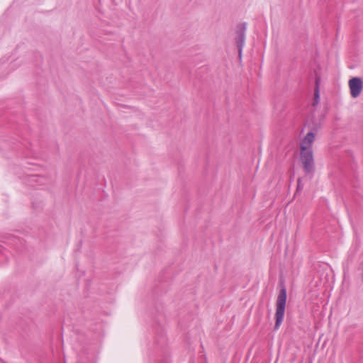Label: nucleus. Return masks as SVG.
Listing matches in <instances>:
<instances>
[{"mask_svg": "<svg viewBox=\"0 0 363 363\" xmlns=\"http://www.w3.org/2000/svg\"><path fill=\"white\" fill-rule=\"evenodd\" d=\"M348 85L351 96L353 98L359 96L363 88L362 80L359 77H353L349 80Z\"/></svg>", "mask_w": 363, "mask_h": 363, "instance_id": "7ed1b4c3", "label": "nucleus"}, {"mask_svg": "<svg viewBox=\"0 0 363 363\" xmlns=\"http://www.w3.org/2000/svg\"><path fill=\"white\" fill-rule=\"evenodd\" d=\"M301 162L306 173L314 171V160L313 151H300Z\"/></svg>", "mask_w": 363, "mask_h": 363, "instance_id": "f03ea898", "label": "nucleus"}, {"mask_svg": "<svg viewBox=\"0 0 363 363\" xmlns=\"http://www.w3.org/2000/svg\"><path fill=\"white\" fill-rule=\"evenodd\" d=\"M302 188L301 185V180L298 179V186H297V189L298 190H300Z\"/></svg>", "mask_w": 363, "mask_h": 363, "instance_id": "0eeeda50", "label": "nucleus"}, {"mask_svg": "<svg viewBox=\"0 0 363 363\" xmlns=\"http://www.w3.org/2000/svg\"><path fill=\"white\" fill-rule=\"evenodd\" d=\"M318 99H319V93H318V90L316 89L315 91V102H314V104H317L318 102Z\"/></svg>", "mask_w": 363, "mask_h": 363, "instance_id": "423d86ee", "label": "nucleus"}, {"mask_svg": "<svg viewBox=\"0 0 363 363\" xmlns=\"http://www.w3.org/2000/svg\"><path fill=\"white\" fill-rule=\"evenodd\" d=\"M244 34L241 33L239 38V40L238 41V44L239 47H241L244 43Z\"/></svg>", "mask_w": 363, "mask_h": 363, "instance_id": "39448f33", "label": "nucleus"}, {"mask_svg": "<svg viewBox=\"0 0 363 363\" xmlns=\"http://www.w3.org/2000/svg\"><path fill=\"white\" fill-rule=\"evenodd\" d=\"M315 137V131L308 132L300 143V151H313L312 145Z\"/></svg>", "mask_w": 363, "mask_h": 363, "instance_id": "20e7f679", "label": "nucleus"}, {"mask_svg": "<svg viewBox=\"0 0 363 363\" xmlns=\"http://www.w3.org/2000/svg\"><path fill=\"white\" fill-rule=\"evenodd\" d=\"M286 302V290L283 288L280 290L276 302V322L275 329L277 330L284 319L285 306Z\"/></svg>", "mask_w": 363, "mask_h": 363, "instance_id": "f257e3e1", "label": "nucleus"}]
</instances>
